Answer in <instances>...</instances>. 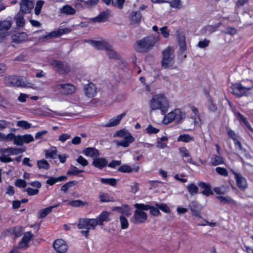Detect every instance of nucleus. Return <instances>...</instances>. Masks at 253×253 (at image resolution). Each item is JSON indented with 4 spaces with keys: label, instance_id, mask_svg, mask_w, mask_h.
<instances>
[{
    "label": "nucleus",
    "instance_id": "obj_1",
    "mask_svg": "<svg viewBox=\"0 0 253 253\" xmlns=\"http://www.w3.org/2000/svg\"><path fill=\"white\" fill-rule=\"evenodd\" d=\"M169 107V101L164 94L154 95L150 100L151 110H160L163 115L166 113Z\"/></svg>",
    "mask_w": 253,
    "mask_h": 253
},
{
    "label": "nucleus",
    "instance_id": "obj_2",
    "mask_svg": "<svg viewBox=\"0 0 253 253\" xmlns=\"http://www.w3.org/2000/svg\"><path fill=\"white\" fill-rule=\"evenodd\" d=\"M4 82L5 85L9 87L31 88L34 85L26 78L14 75L6 76Z\"/></svg>",
    "mask_w": 253,
    "mask_h": 253
},
{
    "label": "nucleus",
    "instance_id": "obj_3",
    "mask_svg": "<svg viewBox=\"0 0 253 253\" xmlns=\"http://www.w3.org/2000/svg\"><path fill=\"white\" fill-rule=\"evenodd\" d=\"M114 136L123 138V140L120 141L114 140V143L116 144L118 147H127L135 140V138L131 133L128 130L124 129L117 131L114 134Z\"/></svg>",
    "mask_w": 253,
    "mask_h": 253
},
{
    "label": "nucleus",
    "instance_id": "obj_4",
    "mask_svg": "<svg viewBox=\"0 0 253 253\" xmlns=\"http://www.w3.org/2000/svg\"><path fill=\"white\" fill-rule=\"evenodd\" d=\"M160 40L159 38L153 36L146 37L135 43V49L138 52H145L151 49L155 43Z\"/></svg>",
    "mask_w": 253,
    "mask_h": 253
},
{
    "label": "nucleus",
    "instance_id": "obj_5",
    "mask_svg": "<svg viewBox=\"0 0 253 253\" xmlns=\"http://www.w3.org/2000/svg\"><path fill=\"white\" fill-rule=\"evenodd\" d=\"M253 87V84L250 80L243 82V83H235L231 87V92L239 97L246 94L247 91Z\"/></svg>",
    "mask_w": 253,
    "mask_h": 253
},
{
    "label": "nucleus",
    "instance_id": "obj_6",
    "mask_svg": "<svg viewBox=\"0 0 253 253\" xmlns=\"http://www.w3.org/2000/svg\"><path fill=\"white\" fill-rule=\"evenodd\" d=\"M134 206L136 209L133 215L135 223L145 222L147 219V214L144 211L148 210L149 208L143 204H135Z\"/></svg>",
    "mask_w": 253,
    "mask_h": 253
},
{
    "label": "nucleus",
    "instance_id": "obj_7",
    "mask_svg": "<svg viewBox=\"0 0 253 253\" xmlns=\"http://www.w3.org/2000/svg\"><path fill=\"white\" fill-rule=\"evenodd\" d=\"M185 117V114L179 109H175L165 115L163 123L168 124L173 121L180 123Z\"/></svg>",
    "mask_w": 253,
    "mask_h": 253
},
{
    "label": "nucleus",
    "instance_id": "obj_8",
    "mask_svg": "<svg viewBox=\"0 0 253 253\" xmlns=\"http://www.w3.org/2000/svg\"><path fill=\"white\" fill-rule=\"evenodd\" d=\"M77 226L79 229H84L81 231V233L86 238L89 235V230L94 229L96 227L93 219H81L79 220Z\"/></svg>",
    "mask_w": 253,
    "mask_h": 253
},
{
    "label": "nucleus",
    "instance_id": "obj_9",
    "mask_svg": "<svg viewBox=\"0 0 253 253\" xmlns=\"http://www.w3.org/2000/svg\"><path fill=\"white\" fill-rule=\"evenodd\" d=\"M231 172L234 175L236 184L239 188L245 190L248 187L247 180L240 173H238L231 169Z\"/></svg>",
    "mask_w": 253,
    "mask_h": 253
},
{
    "label": "nucleus",
    "instance_id": "obj_10",
    "mask_svg": "<svg viewBox=\"0 0 253 253\" xmlns=\"http://www.w3.org/2000/svg\"><path fill=\"white\" fill-rule=\"evenodd\" d=\"M174 50L173 47L169 46L163 51V61L162 63H168L172 61L174 57Z\"/></svg>",
    "mask_w": 253,
    "mask_h": 253
},
{
    "label": "nucleus",
    "instance_id": "obj_11",
    "mask_svg": "<svg viewBox=\"0 0 253 253\" xmlns=\"http://www.w3.org/2000/svg\"><path fill=\"white\" fill-rule=\"evenodd\" d=\"M53 247L57 253H65L68 248L65 241L61 239L56 240L53 244Z\"/></svg>",
    "mask_w": 253,
    "mask_h": 253
},
{
    "label": "nucleus",
    "instance_id": "obj_12",
    "mask_svg": "<svg viewBox=\"0 0 253 253\" xmlns=\"http://www.w3.org/2000/svg\"><path fill=\"white\" fill-rule=\"evenodd\" d=\"M20 6V11L18 12L26 14L30 13L34 7V4L29 0H21Z\"/></svg>",
    "mask_w": 253,
    "mask_h": 253
},
{
    "label": "nucleus",
    "instance_id": "obj_13",
    "mask_svg": "<svg viewBox=\"0 0 253 253\" xmlns=\"http://www.w3.org/2000/svg\"><path fill=\"white\" fill-rule=\"evenodd\" d=\"M176 38L179 46V50L180 52H184L187 49L185 35L182 32L177 31Z\"/></svg>",
    "mask_w": 253,
    "mask_h": 253
},
{
    "label": "nucleus",
    "instance_id": "obj_14",
    "mask_svg": "<svg viewBox=\"0 0 253 253\" xmlns=\"http://www.w3.org/2000/svg\"><path fill=\"white\" fill-rule=\"evenodd\" d=\"M89 43L98 50H105L110 47V43L106 41H89Z\"/></svg>",
    "mask_w": 253,
    "mask_h": 253
},
{
    "label": "nucleus",
    "instance_id": "obj_15",
    "mask_svg": "<svg viewBox=\"0 0 253 253\" xmlns=\"http://www.w3.org/2000/svg\"><path fill=\"white\" fill-rule=\"evenodd\" d=\"M71 29L69 28L59 29L49 33L48 34L44 36L43 38L47 39L61 36L64 34L70 33L71 31Z\"/></svg>",
    "mask_w": 253,
    "mask_h": 253
},
{
    "label": "nucleus",
    "instance_id": "obj_16",
    "mask_svg": "<svg viewBox=\"0 0 253 253\" xmlns=\"http://www.w3.org/2000/svg\"><path fill=\"white\" fill-rule=\"evenodd\" d=\"M34 140L33 136L30 134H26L23 135H17L16 143L18 146H22L24 143H29Z\"/></svg>",
    "mask_w": 253,
    "mask_h": 253
},
{
    "label": "nucleus",
    "instance_id": "obj_17",
    "mask_svg": "<svg viewBox=\"0 0 253 253\" xmlns=\"http://www.w3.org/2000/svg\"><path fill=\"white\" fill-rule=\"evenodd\" d=\"M126 115V113L124 112L121 114L111 118L107 123L104 125V126L106 127H110L118 125L120 123L122 118H124Z\"/></svg>",
    "mask_w": 253,
    "mask_h": 253
},
{
    "label": "nucleus",
    "instance_id": "obj_18",
    "mask_svg": "<svg viewBox=\"0 0 253 253\" xmlns=\"http://www.w3.org/2000/svg\"><path fill=\"white\" fill-rule=\"evenodd\" d=\"M85 95L88 97H93L96 94V87L94 84L89 83L84 88Z\"/></svg>",
    "mask_w": 253,
    "mask_h": 253
},
{
    "label": "nucleus",
    "instance_id": "obj_19",
    "mask_svg": "<svg viewBox=\"0 0 253 253\" xmlns=\"http://www.w3.org/2000/svg\"><path fill=\"white\" fill-rule=\"evenodd\" d=\"M109 215V213L106 211L102 212L96 218L93 219L95 225H102L104 221H109L110 219Z\"/></svg>",
    "mask_w": 253,
    "mask_h": 253
},
{
    "label": "nucleus",
    "instance_id": "obj_20",
    "mask_svg": "<svg viewBox=\"0 0 253 253\" xmlns=\"http://www.w3.org/2000/svg\"><path fill=\"white\" fill-rule=\"evenodd\" d=\"M107 164V161L104 158H96L92 163V166L100 169L105 167Z\"/></svg>",
    "mask_w": 253,
    "mask_h": 253
},
{
    "label": "nucleus",
    "instance_id": "obj_21",
    "mask_svg": "<svg viewBox=\"0 0 253 253\" xmlns=\"http://www.w3.org/2000/svg\"><path fill=\"white\" fill-rule=\"evenodd\" d=\"M55 70L60 74H66L70 71V68L67 64H53Z\"/></svg>",
    "mask_w": 253,
    "mask_h": 253
},
{
    "label": "nucleus",
    "instance_id": "obj_22",
    "mask_svg": "<svg viewBox=\"0 0 253 253\" xmlns=\"http://www.w3.org/2000/svg\"><path fill=\"white\" fill-rule=\"evenodd\" d=\"M28 36L25 32H21L12 36V41L15 43H21L27 40Z\"/></svg>",
    "mask_w": 253,
    "mask_h": 253
},
{
    "label": "nucleus",
    "instance_id": "obj_23",
    "mask_svg": "<svg viewBox=\"0 0 253 253\" xmlns=\"http://www.w3.org/2000/svg\"><path fill=\"white\" fill-rule=\"evenodd\" d=\"M141 17L142 15L139 11L132 12L129 16L130 23L131 24L139 23L141 21Z\"/></svg>",
    "mask_w": 253,
    "mask_h": 253
},
{
    "label": "nucleus",
    "instance_id": "obj_24",
    "mask_svg": "<svg viewBox=\"0 0 253 253\" xmlns=\"http://www.w3.org/2000/svg\"><path fill=\"white\" fill-rule=\"evenodd\" d=\"M61 14H64L67 15H73L76 13V9L72 6L66 4L63 6L59 9Z\"/></svg>",
    "mask_w": 253,
    "mask_h": 253
},
{
    "label": "nucleus",
    "instance_id": "obj_25",
    "mask_svg": "<svg viewBox=\"0 0 253 253\" xmlns=\"http://www.w3.org/2000/svg\"><path fill=\"white\" fill-rule=\"evenodd\" d=\"M17 135L13 133H9L7 134L1 133L0 141H13V143L17 145L16 141L17 140Z\"/></svg>",
    "mask_w": 253,
    "mask_h": 253
},
{
    "label": "nucleus",
    "instance_id": "obj_26",
    "mask_svg": "<svg viewBox=\"0 0 253 253\" xmlns=\"http://www.w3.org/2000/svg\"><path fill=\"white\" fill-rule=\"evenodd\" d=\"M83 153L86 156L97 158L99 156V151L93 147H88L83 150Z\"/></svg>",
    "mask_w": 253,
    "mask_h": 253
},
{
    "label": "nucleus",
    "instance_id": "obj_27",
    "mask_svg": "<svg viewBox=\"0 0 253 253\" xmlns=\"http://www.w3.org/2000/svg\"><path fill=\"white\" fill-rule=\"evenodd\" d=\"M166 1L165 3H169L171 8L176 10L180 9L183 6L181 0H166Z\"/></svg>",
    "mask_w": 253,
    "mask_h": 253
},
{
    "label": "nucleus",
    "instance_id": "obj_28",
    "mask_svg": "<svg viewBox=\"0 0 253 253\" xmlns=\"http://www.w3.org/2000/svg\"><path fill=\"white\" fill-rule=\"evenodd\" d=\"M32 236L33 235L30 232H26L19 243L20 248H22L27 247L28 242L30 241Z\"/></svg>",
    "mask_w": 253,
    "mask_h": 253
},
{
    "label": "nucleus",
    "instance_id": "obj_29",
    "mask_svg": "<svg viewBox=\"0 0 253 253\" xmlns=\"http://www.w3.org/2000/svg\"><path fill=\"white\" fill-rule=\"evenodd\" d=\"M12 26L10 20H4L0 21V35L1 36L3 32L7 31Z\"/></svg>",
    "mask_w": 253,
    "mask_h": 253
},
{
    "label": "nucleus",
    "instance_id": "obj_30",
    "mask_svg": "<svg viewBox=\"0 0 253 253\" xmlns=\"http://www.w3.org/2000/svg\"><path fill=\"white\" fill-rule=\"evenodd\" d=\"M76 87L71 84H63L62 93L66 94H72L75 92Z\"/></svg>",
    "mask_w": 253,
    "mask_h": 253
},
{
    "label": "nucleus",
    "instance_id": "obj_31",
    "mask_svg": "<svg viewBox=\"0 0 253 253\" xmlns=\"http://www.w3.org/2000/svg\"><path fill=\"white\" fill-rule=\"evenodd\" d=\"M59 205V204H58L40 210L39 212V217L41 218H44L47 215L51 212L53 209L57 207Z\"/></svg>",
    "mask_w": 253,
    "mask_h": 253
},
{
    "label": "nucleus",
    "instance_id": "obj_32",
    "mask_svg": "<svg viewBox=\"0 0 253 253\" xmlns=\"http://www.w3.org/2000/svg\"><path fill=\"white\" fill-rule=\"evenodd\" d=\"M211 163L212 165L215 166L224 164V159L219 155H213L211 159Z\"/></svg>",
    "mask_w": 253,
    "mask_h": 253
},
{
    "label": "nucleus",
    "instance_id": "obj_33",
    "mask_svg": "<svg viewBox=\"0 0 253 253\" xmlns=\"http://www.w3.org/2000/svg\"><path fill=\"white\" fill-rule=\"evenodd\" d=\"M107 52V55L111 59H121V56L112 49V45L110 43V47L108 49H105Z\"/></svg>",
    "mask_w": 253,
    "mask_h": 253
},
{
    "label": "nucleus",
    "instance_id": "obj_34",
    "mask_svg": "<svg viewBox=\"0 0 253 253\" xmlns=\"http://www.w3.org/2000/svg\"><path fill=\"white\" fill-rule=\"evenodd\" d=\"M67 179L66 176H60L59 177H50L46 181V183L49 185H53L58 182L65 181Z\"/></svg>",
    "mask_w": 253,
    "mask_h": 253
},
{
    "label": "nucleus",
    "instance_id": "obj_35",
    "mask_svg": "<svg viewBox=\"0 0 253 253\" xmlns=\"http://www.w3.org/2000/svg\"><path fill=\"white\" fill-rule=\"evenodd\" d=\"M57 150L55 147H52L48 150L45 151L46 158H51L52 159H56Z\"/></svg>",
    "mask_w": 253,
    "mask_h": 253
},
{
    "label": "nucleus",
    "instance_id": "obj_36",
    "mask_svg": "<svg viewBox=\"0 0 253 253\" xmlns=\"http://www.w3.org/2000/svg\"><path fill=\"white\" fill-rule=\"evenodd\" d=\"M16 25L19 27H22L25 23V19L23 17V14L18 12L15 17Z\"/></svg>",
    "mask_w": 253,
    "mask_h": 253
},
{
    "label": "nucleus",
    "instance_id": "obj_37",
    "mask_svg": "<svg viewBox=\"0 0 253 253\" xmlns=\"http://www.w3.org/2000/svg\"><path fill=\"white\" fill-rule=\"evenodd\" d=\"M4 152L10 155H16L23 153L24 151L21 148L9 147L5 149Z\"/></svg>",
    "mask_w": 253,
    "mask_h": 253
},
{
    "label": "nucleus",
    "instance_id": "obj_38",
    "mask_svg": "<svg viewBox=\"0 0 253 253\" xmlns=\"http://www.w3.org/2000/svg\"><path fill=\"white\" fill-rule=\"evenodd\" d=\"M229 191V187L225 185H221L219 187H215L213 191L217 194H225Z\"/></svg>",
    "mask_w": 253,
    "mask_h": 253
},
{
    "label": "nucleus",
    "instance_id": "obj_39",
    "mask_svg": "<svg viewBox=\"0 0 253 253\" xmlns=\"http://www.w3.org/2000/svg\"><path fill=\"white\" fill-rule=\"evenodd\" d=\"M234 114L237 118L241 122H242L246 126L249 127L250 126V123L247 121V119L240 112H234Z\"/></svg>",
    "mask_w": 253,
    "mask_h": 253
},
{
    "label": "nucleus",
    "instance_id": "obj_40",
    "mask_svg": "<svg viewBox=\"0 0 253 253\" xmlns=\"http://www.w3.org/2000/svg\"><path fill=\"white\" fill-rule=\"evenodd\" d=\"M99 199L101 202H112L114 199L107 193L101 192L99 194Z\"/></svg>",
    "mask_w": 253,
    "mask_h": 253
},
{
    "label": "nucleus",
    "instance_id": "obj_41",
    "mask_svg": "<svg viewBox=\"0 0 253 253\" xmlns=\"http://www.w3.org/2000/svg\"><path fill=\"white\" fill-rule=\"evenodd\" d=\"M187 190L191 195L196 194L198 192V187L194 184H190L187 186Z\"/></svg>",
    "mask_w": 253,
    "mask_h": 253
},
{
    "label": "nucleus",
    "instance_id": "obj_42",
    "mask_svg": "<svg viewBox=\"0 0 253 253\" xmlns=\"http://www.w3.org/2000/svg\"><path fill=\"white\" fill-rule=\"evenodd\" d=\"M191 140H194V137L192 136H191L189 134H183L180 135L179 136V137L177 138V141H182L184 142H188Z\"/></svg>",
    "mask_w": 253,
    "mask_h": 253
},
{
    "label": "nucleus",
    "instance_id": "obj_43",
    "mask_svg": "<svg viewBox=\"0 0 253 253\" xmlns=\"http://www.w3.org/2000/svg\"><path fill=\"white\" fill-rule=\"evenodd\" d=\"M38 166L39 169H48L49 168V164L48 162L42 159L39 160L37 162Z\"/></svg>",
    "mask_w": 253,
    "mask_h": 253
},
{
    "label": "nucleus",
    "instance_id": "obj_44",
    "mask_svg": "<svg viewBox=\"0 0 253 253\" xmlns=\"http://www.w3.org/2000/svg\"><path fill=\"white\" fill-rule=\"evenodd\" d=\"M83 170H80L78 169L77 167L74 166H71L70 167V169L67 171V174L69 175H77L79 173L83 172Z\"/></svg>",
    "mask_w": 253,
    "mask_h": 253
},
{
    "label": "nucleus",
    "instance_id": "obj_45",
    "mask_svg": "<svg viewBox=\"0 0 253 253\" xmlns=\"http://www.w3.org/2000/svg\"><path fill=\"white\" fill-rule=\"evenodd\" d=\"M17 126L23 129H29L32 127V124L26 121H19L17 122Z\"/></svg>",
    "mask_w": 253,
    "mask_h": 253
},
{
    "label": "nucleus",
    "instance_id": "obj_46",
    "mask_svg": "<svg viewBox=\"0 0 253 253\" xmlns=\"http://www.w3.org/2000/svg\"><path fill=\"white\" fill-rule=\"evenodd\" d=\"M121 210H120L119 212L122 214V215L129 216L130 215L131 213L130 211V209L127 205H123L121 207Z\"/></svg>",
    "mask_w": 253,
    "mask_h": 253
},
{
    "label": "nucleus",
    "instance_id": "obj_47",
    "mask_svg": "<svg viewBox=\"0 0 253 253\" xmlns=\"http://www.w3.org/2000/svg\"><path fill=\"white\" fill-rule=\"evenodd\" d=\"M100 182L103 184H109L111 186H115L117 184L116 180L114 178H104L100 179Z\"/></svg>",
    "mask_w": 253,
    "mask_h": 253
},
{
    "label": "nucleus",
    "instance_id": "obj_48",
    "mask_svg": "<svg viewBox=\"0 0 253 253\" xmlns=\"http://www.w3.org/2000/svg\"><path fill=\"white\" fill-rule=\"evenodd\" d=\"M76 184H77V182L76 181L73 180V181H69V182H67L66 183H65V184H64L61 187V190L64 192H66L68 190V189L69 187H71L73 186V185H76Z\"/></svg>",
    "mask_w": 253,
    "mask_h": 253
},
{
    "label": "nucleus",
    "instance_id": "obj_49",
    "mask_svg": "<svg viewBox=\"0 0 253 253\" xmlns=\"http://www.w3.org/2000/svg\"><path fill=\"white\" fill-rule=\"evenodd\" d=\"M121 228L122 229H126L128 227V222L127 219L123 215L120 217Z\"/></svg>",
    "mask_w": 253,
    "mask_h": 253
},
{
    "label": "nucleus",
    "instance_id": "obj_50",
    "mask_svg": "<svg viewBox=\"0 0 253 253\" xmlns=\"http://www.w3.org/2000/svg\"><path fill=\"white\" fill-rule=\"evenodd\" d=\"M68 204L72 207H79L84 206L85 205V202L80 200H76L69 202Z\"/></svg>",
    "mask_w": 253,
    "mask_h": 253
},
{
    "label": "nucleus",
    "instance_id": "obj_51",
    "mask_svg": "<svg viewBox=\"0 0 253 253\" xmlns=\"http://www.w3.org/2000/svg\"><path fill=\"white\" fill-rule=\"evenodd\" d=\"M12 125L13 124L10 122L4 120H0V130H4Z\"/></svg>",
    "mask_w": 253,
    "mask_h": 253
},
{
    "label": "nucleus",
    "instance_id": "obj_52",
    "mask_svg": "<svg viewBox=\"0 0 253 253\" xmlns=\"http://www.w3.org/2000/svg\"><path fill=\"white\" fill-rule=\"evenodd\" d=\"M47 111H45L44 113L45 115H47L50 117H54V115H57V116H66V114L65 113H61L55 111H53L51 110L50 109L47 108Z\"/></svg>",
    "mask_w": 253,
    "mask_h": 253
},
{
    "label": "nucleus",
    "instance_id": "obj_53",
    "mask_svg": "<svg viewBox=\"0 0 253 253\" xmlns=\"http://www.w3.org/2000/svg\"><path fill=\"white\" fill-rule=\"evenodd\" d=\"M210 42V40L205 39L202 41H200L198 42L197 46L201 48H204L209 46Z\"/></svg>",
    "mask_w": 253,
    "mask_h": 253
},
{
    "label": "nucleus",
    "instance_id": "obj_54",
    "mask_svg": "<svg viewBox=\"0 0 253 253\" xmlns=\"http://www.w3.org/2000/svg\"><path fill=\"white\" fill-rule=\"evenodd\" d=\"M147 207H148V210H150V212L151 214L154 216H158L161 214L159 209L156 207H154L153 206H150L149 205H145Z\"/></svg>",
    "mask_w": 253,
    "mask_h": 253
},
{
    "label": "nucleus",
    "instance_id": "obj_55",
    "mask_svg": "<svg viewBox=\"0 0 253 253\" xmlns=\"http://www.w3.org/2000/svg\"><path fill=\"white\" fill-rule=\"evenodd\" d=\"M43 3L44 1L43 0H39L37 2L35 8V13L36 15H39Z\"/></svg>",
    "mask_w": 253,
    "mask_h": 253
},
{
    "label": "nucleus",
    "instance_id": "obj_56",
    "mask_svg": "<svg viewBox=\"0 0 253 253\" xmlns=\"http://www.w3.org/2000/svg\"><path fill=\"white\" fill-rule=\"evenodd\" d=\"M22 232V228L20 226L14 227L12 229V233L14 234L16 237L21 236Z\"/></svg>",
    "mask_w": 253,
    "mask_h": 253
},
{
    "label": "nucleus",
    "instance_id": "obj_57",
    "mask_svg": "<svg viewBox=\"0 0 253 253\" xmlns=\"http://www.w3.org/2000/svg\"><path fill=\"white\" fill-rule=\"evenodd\" d=\"M226 129L227 131V134L230 138L233 139L234 141L237 139V135L234 130H232L229 127H227L226 128Z\"/></svg>",
    "mask_w": 253,
    "mask_h": 253
},
{
    "label": "nucleus",
    "instance_id": "obj_58",
    "mask_svg": "<svg viewBox=\"0 0 253 253\" xmlns=\"http://www.w3.org/2000/svg\"><path fill=\"white\" fill-rule=\"evenodd\" d=\"M160 31L164 38H168L169 36V32L167 26H164L160 29Z\"/></svg>",
    "mask_w": 253,
    "mask_h": 253
},
{
    "label": "nucleus",
    "instance_id": "obj_59",
    "mask_svg": "<svg viewBox=\"0 0 253 253\" xmlns=\"http://www.w3.org/2000/svg\"><path fill=\"white\" fill-rule=\"evenodd\" d=\"M156 207L159 209L161 210L165 213H169L170 212V209L169 207L165 204H156Z\"/></svg>",
    "mask_w": 253,
    "mask_h": 253
},
{
    "label": "nucleus",
    "instance_id": "obj_60",
    "mask_svg": "<svg viewBox=\"0 0 253 253\" xmlns=\"http://www.w3.org/2000/svg\"><path fill=\"white\" fill-rule=\"evenodd\" d=\"M118 171L122 172H131L132 171V168L128 165H123L120 167Z\"/></svg>",
    "mask_w": 253,
    "mask_h": 253
},
{
    "label": "nucleus",
    "instance_id": "obj_61",
    "mask_svg": "<svg viewBox=\"0 0 253 253\" xmlns=\"http://www.w3.org/2000/svg\"><path fill=\"white\" fill-rule=\"evenodd\" d=\"M146 131L148 134H156L159 131V129L153 127L151 125H148L146 129Z\"/></svg>",
    "mask_w": 253,
    "mask_h": 253
},
{
    "label": "nucleus",
    "instance_id": "obj_62",
    "mask_svg": "<svg viewBox=\"0 0 253 253\" xmlns=\"http://www.w3.org/2000/svg\"><path fill=\"white\" fill-rule=\"evenodd\" d=\"M215 171L220 175L223 176H228V172L226 169L221 167H217L215 168Z\"/></svg>",
    "mask_w": 253,
    "mask_h": 253
},
{
    "label": "nucleus",
    "instance_id": "obj_63",
    "mask_svg": "<svg viewBox=\"0 0 253 253\" xmlns=\"http://www.w3.org/2000/svg\"><path fill=\"white\" fill-rule=\"evenodd\" d=\"M179 152H180L181 155L183 157H185V158L189 157V158H191L189 151L185 147L179 148Z\"/></svg>",
    "mask_w": 253,
    "mask_h": 253
},
{
    "label": "nucleus",
    "instance_id": "obj_64",
    "mask_svg": "<svg viewBox=\"0 0 253 253\" xmlns=\"http://www.w3.org/2000/svg\"><path fill=\"white\" fill-rule=\"evenodd\" d=\"M15 185L19 188H25L27 186V182L23 179H17L15 181Z\"/></svg>",
    "mask_w": 253,
    "mask_h": 253
}]
</instances>
